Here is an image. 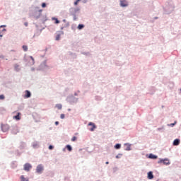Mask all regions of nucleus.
Listing matches in <instances>:
<instances>
[{
    "label": "nucleus",
    "mask_w": 181,
    "mask_h": 181,
    "mask_svg": "<svg viewBox=\"0 0 181 181\" xmlns=\"http://www.w3.org/2000/svg\"><path fill=\"white\" fill-rule=\"evenodd\" d=\"M81 0H76L75 2H74V5H78V2H80Z\"/></svg>",
    "instance_id": "obj_23"
},
{
    "label": "nucleus",
    "mask_w": 181,
    "mask_h": 181,
    "mask_svg": "<svg viewBox=\"0 0 181 181\" xmlns=\"http://www.w3.org/2000/svg\"><path fill=\"white\" fill-rule=\"evenodd\" d=\"M56 40H60V35H57Z\"/></svg>",
    "instance_id": "obj_22"
},
{
    "label": "nucleus",
    "mask_w": 181,
    "mask_h": 181,
    "mask_svg": "<svg viewBox=\"0 0 181 181\" xmlns=\"http://www.w3.org/2000/svg\"><path fill=\"white\" fill-rule=\"evenodd\" d=\"M52 21H55V23H60V21L56 18H52Z\"/></svg>",
    "instance_id": "obj_18"
},
{
    "label": "nucleus",
    "mask_w": 181,
    "mask_h": 181,
    "mask_svg": "<svg viewBox=\"0 0 181 181\" xmlns=\"http://www.w3.org/2000/svg\"><path fill=\"white\" fill-rule=\"evenodd\" d=\"M42 8H46V3H42Z\"/></svg>",
    "instance_id": "obj_25"
},
{
    "label": "nucleus",
    "mask_w": 181,
    "mask_h": 181,
    "mask_svg": "<svg viewBox=\"0 0 181 181\" xmlns=\"http://www.w3.org/2000/svg\"><path fill=\"white\" fill-rule=\"evenodd\" d=\"M88 127H90V128H89V130L91 131V132L94 131V129H95V128H97L95 124L93 122H89L88 123Z\"/></svg>",
    "instance_id": "obj_4"
},
{
    "label": "nucleus",
    "mask_w": 181,
    "mask_h": 181,
    "mask_svg": "<svg viewBox=\"0 0 181 181\" xmlns=\"http://www.w3.org/2000/svg\"><path fill=\"white\" fill-rule=\"evenodd\" d=\"M62 104H57L56 105V107L58 109V110H62Z\"/></svg>",
    "instance_id": "obj_14"
},
{
    "label": "nucleus",
    "mask_w": 181,
    "mask_h": 181,
    "mask_svg": "<svg viewBox=\"0 0 181 181\" xmlns=\"http://www.w3.org/2000/svg\"><path fill=\"white\" fill-rule=\"evenodd\" d=\"M23 49L24 52H28V46L23 45Z\"/></svg>",
    "instance_id": "obj_19"
},
{
    "label": "nucleus",
    "mask_w": 181,
    "mask_h": 181,
    "mask_svg": "<svg viewBox=\"0 0 181 181\" xmlns=\"http://www.w3.org/2000/svg\"><path fill=\"white\" fill-rule=\"evenodd\" d=\"M37 173H42L43 172V165H38L36 168Z\"/></svg>",
    "instance_id": "obj_5"
},
{
    "label": "nucleus",
    "mask_w": 181,
    "mask_h": 181,
    "mask_svg": "<svg viewBox=\"0 0 181 181\" xmlns=\"http://www.w3.org/2000/svg\"><path fill=\"white\" fill-rule=\"evenodd\" d=\"M64 117H65L64 114H62L61 116H60V118L62 119H64Z\"/></svg>",
    "instance_id": "obj_24"
},
{
    "label": "nucleus",
    "mask_w": 181,
    "mask_h": 181,
    "mask_svg": "<svg viewBox=\"0 0 181 181\" xmlns=\"http://www.w3.org/2000/svg\"><path fill=\"white\" fill-rule=\"evenodd\" d=\"M3 32H6V29H3Z\"/></svg>",
    "instance_id": "obj_32"
},
{
    "label": "nucleus",
    "mask_w": 181,
    "mask_h": 181,
    "mask_svg": "<svg viewBox=\"0 0 181 181\" xmlns=\"http://www.w3.org/2000/svg\"><path fill=\"white\" fill-rule=\"evenodd\" d=\"M115 149H120V148H121V144H117L115 146Z\"/></svg>",
    "instance_id": "obj_15"
},
{
    "label": "nucleus",
    "mask_w": 181,
    "mask_h": 181,
    "mask_svg": "<svg viewBox=\"0 0 181 181\" xmlns=\"http://www.w3.org/2000/svg\"><path fill=\"white\" fill-rule=\"evenodd\" d=\"M0 100H5V96L4 95H0Z\"/></svg>",
    "instance_id": "obj_21"
},
{
    "label": "nucleus",
    "mask_w": 181,
    "mask_h": 181,
    "mask_svg": "<svg viewBox=\"0 0 181 181\" xmlns=\"http://www.w3.org/2000/svg\"><path fill=\"white\" fill-rule=\"evenodd\" d=\"M158 163H163V165H170V161H169V159H167V158L164 160L161 159L158 161Z\"/></svg>",
    "instance_id": "obj_1"
},
{
    "label": "nucleus",
    "mask_w": 181,
    "mask_h": 181,
    "mask_svg": "<svg viewBox=\"0 0 181 181\" xmlns=\"http://www.w3.org/2000/svg\"><path fill=\"white\" fill-rule=\"evenodd\" d=\"M126 147L125 151H131V145L128 144H124Z\"/></svg>",
    "instance_id": "obj_11"
},
{
    "label": "nucleus",
    "mask_w": 181,
    "mask_h": 181,
    "mask_svg": "<svg viewBox=\"0 0 181 181\" xmlns=\"http://www.w3.org/2000/svg\"><path fill=\"white\" fill-rule=\"evenodd\" d=\"M176 123H172V124H170V127H175V124Z\"/></svg>",
    "instance_id": "obj_26"
},
{
    "label": "nucleus",
    "mask_w": 181,
    "mask_h": 181,
    "mask_svg": "<svg viewBox=\"0 0 181 181\" xmlns=\"http://www.w3.org/2000/svg\"><path fill=\"white\" fill-rule=\"evenodd\" d=\"M108 163H110L108 161L106 162V165H108Z\"/></svg>",
    "instance_id": "obj_35"
},
{
    "label": "nucleus",
    "mask_w": 181,
    "mask_h": 181,
    "mask_svg": "<svg viewBox=\"0 0 181 181\" xmlns=\"http://www.w3.org/2000/svg\"><path fill=\"white\" fill-rule=\"evenodd\" d=\"M66 149H68V151L69 152H71V151H73V148H71V146H70V145H66Z\"/></svg>",
    "instance_id": "obj_13"
},
{
    "label": "nucleus",
    "mask_w": 181,
    "mask_h": 181,
    "mask_svg": "<svg viewBox=\"0 0 181 181\" xmlns=\"http://www.w3.org/2000/svg\"><path fill=\"white\" fill-rule=\"evenodd\" d=\"M24 25H25V26L28 27V25H29V24L28 23V22H25V23H24Z\"/></svg>",
    "instance_id": "obj_28"
},
{
    "label": "nucleus",
    "mask_w": 181,
    "mask_h": 181,
    "mask_svg": "<svg viewBox=\"0 0 181 181\" xmlns=\"http://www.w3.org/2000/svg\"><path fill=\"white\" fill-rule=\"evenodd\" d=\"M53 148H54L53 146H49V149H50V150L53 149Z\"/></svg>",
    "instance_id": "obj_27"
},
{
    "label": "nucleus",
    "mask_w": 181,
    "mask_h": 181,
    "mask_svg": "<svg viewBox=\"0 0 181 181\" xmlns=\"http://www.w3.org/2000/svg\"><path fill=\"white\" fill-rule=\"evenodd\" d=\"M13 119L19 121V119H21V112H18V115L14 116Z\"/></svg>",
    "instance_id": "obj_9"
},
{
    "label": "nucleus",
    "mask_w": 181,
    "mask_h": 181,
    "mask_svg": "<svg viewBox=\"0 0 181 181\" xmlns=\"http://www.w3.org/2000/svg\"><path fill=\"white\" fill-rule=\"evenodd\" d=\"M180 144V140L178 139H176L174 140V141L173 143V145L174 146H177Z\"/></svg>",
    "instance_id": "obj_7"
},
{
    "label": "nucleus",
    "mask_w": 181,
    "mask_h": 181,
    "mask_svg": "<svg viewBox=\"0 0 181 181\" xmlns=\"http://www.w3.org/2000/svg\"><path fill=\"white\" fill-rule=\"evenodd\" d=\"M1 130L3 131V132H7V131H9V125L1 124Z\"/></svg>",
    "instance_id": "obj_2"
},
{
    "label": "nucleus",
    "mask_w": 181,
    "mask_h": 181,
    "mask_svg": "<svg viewBox=\"0 0 181 181\" xmlns=\"http://www.w3.org/2000/svg\"><path fill=\"white\" fill-rule=\"evenodd\" d=\"M76 141H77V137L76 136H73L71 139V141L72 142H76Z\"/></svg>",
    "instance_id": "obj_20"
},
{
    "label": "nucleus",
    "mask_w": 181,
    "mask_h": 181,
    "mask_svg": "<svg viewBox=\"0 0 181 181\" xmlns=\"http://www.w3.org/2000/svg\"><path fill=\"white\" fill-rule=\"evenodd\" d=\"M31 94H30V91L29 90H25V98H29L30 97Z\"/></svg>",
    "instance_id": "obj_10"
},
{
    "label": "nucleus",
    "mask_w": 181,
    "mask_h": 181,
    "mask_svg": "<svg viewBox=\"0 0 181 181\" xmlns=\"http://www.w3.org/2000/svg\"><path fill=\"white\" fill-rule=\"evenodd\" d=\"M59 124V122H55V125H57Z\"/></svg>",
    "instance_id": "obj_31"
},
{
    "label": "nucleus",
    "mask_w": 181,
    "mask_h": 181,
    "mask_svg": "<svg viewBox=\"0 0 181 181\" xmlns=\"http://www.w3.org/2000/svg\"><path fill=\"white\" fill-rule=\"evenodd\" d=\"M116 158H117V159H119V156H116Z\"/></svg>",
    "instance_id": "obj_33"
},
{
    "label": "nucleus",
    "mask_w": 181,
    "mask_h": 181,
    "mask_svg": "<svg viewBox=\"0 0 181 181\" xmlns=\"http://www.w3.org/2000/svg\"><path fill=\"white\" fill-rule=\"evenodd\" d=\"M120 6H128V2H127V0H120Z\"/></svg>",
    "instance_id": "obj_6"
},
{
    "label": "nucleus",
    "mask_w": 181,
    "mask_h": 181,
    "mask_svg": "<svg viewBox=\"0 0 181 181\" xmlns=\"http://www.w3.org/2000/svg\"><path fill=\"white\" fill-rule=\"evenodd\" d=\"M148 179H150V180L153 179V174L151 171L148 173Z\"/></svg>",
    "instance_id": "obj_8"
},
{
    "label": "nucleus",
    "mask_w": 181,
    "mask_h": 181,
    "mask_svg": "<svg viewBox=\"0 0 181 181\" xmlns=\"http://www.w3.org/2000/svg\"><path fill=\"white\" fill-rule=\"evenodd\" d=\"M83 28H84V25H83V24H79V25H78V29H79V30L83 29Z\"/></svg>",
    "instance_id": "obj_16"
},
{
    "label": "nucleus",
    "mask_w": 181,
    "mask_h": 181,
    "mask_svg": "<svg viewBox=\"0 0 181 181\" xmlns=\"http://www.w3.org/2000/svg\"><path fill=\"white\" fill-rule=\"evenodd\" d=\"M149 158H150V159H157L158 156H156L153 154H150Z\"/></svg>",
    "instance_id": "obj_12"
},
{
    "label": "nucleus",
    "mask_w": 181,
    "mask_h": 181,
    "mask_svg": "<svg viewBox=\"0 0 181 181\" xmlns=\"http://www.w3.org/2000/svg\"><path fill=\"white\" fill-rule=\"evenodd\" d=\"M31 60H33V63L35 62V59H33V57H30Z\"/></svg>",
    "instance_id": "obj_29"
},
{
    "label": "nucleus",
    "mask_w": 181,
    "mask_h": 181,
    "mask_svg": "<svg viewBox=\"0 0 181 181\" xmlns=\"http://www.w3.org/2000/svg\"><path fill=\"white\" fill-rule=\"evenodd\" d=\"M32 168V165H30V163H25L24 165V170H25L26 172H29V170H30Z\"/></svg>",
    "instance_id": "obj_3"
},
{
    "label": "nucleus",
    "mask_w": 181,
    "mask_h": 181,
    "mask_svg": "<svg viewBox=\"0 0 181 181\" xmlns=\"http://www.w3.org/2000/svg\"><path fill=\"white\" fill-rule=\"evenodd\" d=\"M21 181H28V180H26V178H25V176H23V175L21 176Z\"/></svg>",
    "instance_id": "obj_17"
},
{
    "label": "nucleus",
    "mask_w": 181,
    "mask_h": 181,
    "mask_svg": "<svg viewBox=\"0 0 181 181\" xmlns=\"http://www.w3.org/2000/svg\"><path fill=\"white\" fill-rule=\"evenodd\" d=\"M0 37H2V34L0 33Z\"/></svg>",
    "instance_id": "obj_34"
},
{
    "label": "nucleus",
    "mask_w": 181,
    "mask_h": 181,
    "mask_svg": "<svg viewBox=\"0 0 181 181\" xmlns=\"http://www.w3.org/2000/svg\"><path fill=\"white\" fill-rule=\"evenodd\" d=\"M6 25H1L0 28H6Z\"/></svg>",
    "instance_id": "obj_30"
}]
</instances>
